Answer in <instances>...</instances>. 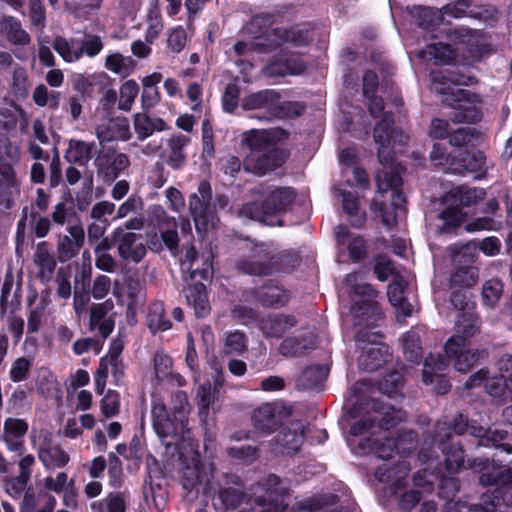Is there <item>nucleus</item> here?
<instances>
[{"label":"nucleus","mask_w":512,"mask_h":512,"mask_svg":"<svg viewBox=\"0 0 512 512\" xmlns=\"http://www.w3.org/2000/svg\"><path fill=\"white\" fill-rule=\"evenodd\" d=\"M374 140L378 145L379 161L384 166L376 174L378 193L391 190L392 205L400 208L405 203V196L399 190L402 185V167L393 165V159L394 154L402 151L408 136L401 130L393 128L392 116L386 113L374 128Z\"/></svg>","instance_id":"1"},{"label":"nucleus","mask_w":512,"mask_h":512,"mask_svg":"<svg viewBox=\"0 0 512 512\" xmlns=\"http://www.w3.org/2000/svg\"><path fill=\"white\" fill-rule=\"evenodd\" d=\"M434 89L445 95L443 101L453 108L451 117L454 122L473 123L481 119L482 114L477 106L479 97L468 90L456 86L469 85L473 78L458 72L445 70L433 72Z\"/></svg>","instance_id":"2"},{"label":"nucleus","mask_w":512,"mask_h":512,"mask_svg":"<svg viewBox=\"0 0 512 512\" xmlns=\"http://www.w3.org/2000/svg\"><path fill=\"white\" fill-rule=\"evenodd\" d=\"M171 410L173 418L162 401L154 400L152 403V423L156 434L163 441L175 438V441H166L167 446L178 445V440L189 441L191 439L188 428L191 407L186 392L177 391L172 395Z\"/></svg>","instance_id":"3"},{"label":"nucleus","mask_w":512,"mask_h":512,"mask_svg":"<svg viewBox=\"0 0 512 512\" xmlns=\"http://www.w3.org/2000/svg\"><path fill=\"white\" fill-rule=\"evenodd\" d=\"M274 138L269 130L251 129L243 134V142L249 148L243 162L246 171L262 176L284 163L287 154L274 145Z\"/></svg>","instance_id":"4"},{"label":"nucleus","mask_w":512,"mask_h":512,"mask_svg":"<svg viewBox=\"0 0 512 512\" xmlns=\"http://www.w3.org/2000/svg\"><path fill=\"white\" fill-rule=\"evenodd\" d=\"M345 286L347 292L351 293L353 305L351 313L356 324L371 325L381 319L382 313L376 302L377 292L371 285L363 282L362 274L351 273L345 278Z\"/></svg>","instance_id":"5"},{"label":"nucleus","mask_w":512,"mask_h":512,"mask_svg":"<svg viewBox=\"0 0 512 512\" xmlns=\"http://www.w3.org/2000/svg\"><path fill=\"white\" fill-rule=\"evenodd\" d=\"M451 431L458 435L469 432L471 435L480 438L478 442V445L480 446H488L491 444L495 447L504 448L508 453H512V449L508 444L501 443L507 438V430H500L497 428L485 430L483 427L468 425L463 415L459 414L455 417L452 424L449 423L446 418L440 419L436 423L435 441H437L439 445H443L445 441L450 438Z\"/></svg>","instance_id":"6"},{"label":"nucleus","mask_w":512,"mask_h":512,"mask_svg":"<svg viewBox=\"0 0 512 512\" xmlns=\"http://www.w3.org/2000/svg\"><path fill=\"white\" fill-rule=\"evenodd\" d=\"M295 192L292 188H276L271 191L263 203L244 204L239 214L242 217L262 222L269 226L281 225L279 216L292 203Z\"/></svg>","instance_id":"7"},{"label":"nucleus","mask_w":512,"mask_h":512,"mask_svg":"<svg viewBox=\"0 0 512 512\" xmlns=\"http://www.w3.org/2000/svg\"><path fill=\"white\" fill-rule=\"evenodd\" d=\"M241 106L244 110H262L266 120L299 116L305 110L300 102L281 101L280 93L274 89H264L245 96Z\"/></svg>","instance_id":"8"},{"label":"nucleus","mask_w":512,"mask_h":512,"mask_svg":"<svg viewBox=\"0 0 512 512\" xmlns=\"http://www.w3.org/2000/svg\"><path fill=\"white\" fill-rule=\"evenodd\" d=\"M311 41L309 30L301 26L290 29H273L265 41H238L233 46V53L237 57L247 56L250 52L269 53L281 45L291 44L293 47L308 45Z\"/></svg>","instance_id":"9"},{"label":"nucleus","mask_w":512,"mask_h":512,"mask_svg":"<svg viewBox=\"0 0 512 512\" xmlns=\"http://www.w3.org/2000/svg\"><path fill=\"white\" fill-rule=\"evenodd\" d=\"M263 494H254L249 499V507L240 512H284L287 504L284 497L289 494V487L286 481L276 475H269L261 484Z\"/></svg>","instance_id":"10"},{"label":"nucleus","mask_w":512,"mask_h":512,"mask_svg":"<svg viewBox=\"0 0 512 512\" xmlns=\"http://www.w3.org/2000/svg\"><path fill=\"white\" fill-rule=\"evenodd\" d=\"M284 255L278 254L272 246L261 243L251 247V253L237 262V269L249 275H271L281 271Z\"/></svg>","instance_id":"11"},{"label":"nucleus","mask_w":512,"mask_h":512,"mask_svg":"<svg viewBox=\"0 0 512 512\" xmlns=\"http://www.w3.org/2000/svg\"><path fill=\"white\" fill-rule=\"evenodd\" d=\"M416 435L412 431L404 432L397 439L380 436L375 439L363 438L359 441V454H375L380 459H388L396 452L401 455L414 449Z\"/></svg>","instance_id":"12"},{"label":"nucleus","mask_w":512,"mask_h":512,"mask_svg":"<svg viewBox=\"0 0 512 512\" xmlns=\"http://www.w3.org/2000/svg\"><path fill=\"white\" fill-rule=\"evenodd\" d=\"M214 464L208 460H201L198 453H195L190 462H185L180 476L183 489L188 492H199L209 495L213 489L212 479L214 478Z\"/></svg>","instance_id":"13"},{"label":"nucleus","mask_w":512,"mask_h":512,"mask_svg":"<svg viewBox=\"0 0 512 512\" xmlns=\"http://www.w3.org/2000/svg\"><path fill=\"white\" fill-rule=\"evenodd\" d=\"M212 189L208 181L199 183L197 193L190 196L189 209L198 232L206 233L215 228L218 218L213 214Z\"/></svg>","instance_id":"14"},{"label":"nucleus","mask_w":512,"mask_h":512,"mask_svg":"<svg viewBox=\"0 0 512 512\" xmlns=\"http://www.w3.org/2000/svg\"><path fill=\"white\" fill-rule=\"evenodd\" d=\"M466 340L461 336L450 337L445 344V354L454 360V368L458 372L467 373L480 359L486 358V349H465Z\"/></svg>","instance_id":"15"},{"label":"nucleus","mask_w":512,"mask_h":512,"mask_svg":"<svg viewBox=\"0 0 512 512\" xmlns=\"http://www.w3.org/2000/svg\"><path fill=\"white\" fill-rule=\"evenodd\" d=\"M112 239L117 247L119 257L127 262L137 264L147 254V247L142 234L124 231V228H115Z\"/></svg>","instance_id":"16"},{"label":"nucleus","mask_w":512,"mask_h":512,"mask_svg":"<svg viewBox=\"0 0 512 512\" xmlns=\"http://www.w3.org/2000/svg\"><path fill=\"white\" fill-rule=\"evenodd\" d=\"M306 432V424L302 421L291 422L277 434L272 443L275 454L290 455L299 451Z\"/></svg>","instance_id":"17"},{"label":"nucleus","mask_w":512,"mask_h":512,"mask_svg":"<svg viewBox=\"0 0 512 512\" xmlns=\"http://www.w3.org/2000/svg\"><path fill=\"white\" fill-rule=\"evenodd\" d=\"M67 232L68 234L58 237L57 257L60 262H66L74 258L85 241V232L80 224L69 226Z\"/></svg>","instance_id":"18"},{"label":"nucleus","mask_w":512,"mask_h":512,"mask_svg":"<svg viewBox=\"0 0 512 512\" xmlns=\"http://www.w3.org/2000/svg\"><path fill=\"white\" fill-rule=\"evenodd\" d=\"M96 136L100 143L128 141L132 137L129 120L123 116L109 119L97 126Z\"/></svg>","instance_id":"19"},{"label":"nucleus","mask_w":512,"mask_h":512,"mask_svg":"<svg viewBox=\"0 0 512 512\" xmlns=\"http://www.w3.org/2000/svg\"><path fill=\"white\" fill-rule=\"evenodd\" d=\"M306 68L304 61L297 55H282L271 60L262 68V73L267 77H284L286 75H298Z\"/></svg>","instance_id":"20"},{"label":"nucleus","mask_w":512,"mask_h":512,"mask_svg":"<svg viewBox=\"0 0 512 512\" xmlns=\"http://www.w3.org/2000/svg\"><path fill=\"white\" fill-rule=\"evenodd\" d=\"M28 423L19 418L9 417L4 421L3 441L7 449L22 455L25 450L24 436L28 431Z\"/></svg>","instance_id":"21"},{"label":"nucleus","mask_w":512,"mask_h":512,"mask_svg":"<svg viewBox=\"0 0 512 512\" xmlns=\"http://www.w3.org/2000/svg\"><path fill=\"white\" fill-rule=\"evenodd\" d=\"M190 138L184 134L171 135L166 142V147L161 153L169 167L174 170L181 169L186 163L185 148L189 145Z\"/></svg>","instance_id":"22"},{"label":"nucleus","mask_w":512,"mask_h":512,"mask_svg":"<svg viewBox=\"0 0 512 512\" xmlns=\"http://www.w3.org/2000/svg\"><path fill=\"white\" fill-rule=\"evenodd\" d=\"M279 13H262L251 18L241 29L244 36L252 38L253 41L267 42L268 35L273 31L267 29L275 23L280 22Z\"/></svg>","instance_id":"23"},{"label":"nucleus","mask_w":512,"mask_h":512,"mask_svg":"<svg viewBox=\"0 0 512 512\" xmlns=\"http://www.w3.org/2000/svg\"><path fill=\"white\" fill-rule=\"evenodd\" d=\"M448 368V362L441 355H430L425 359L423 368V382L431 384L438 380L437 393L445 394L450 384L446 379L442 378L443 373Z\"/></svg>","instance_id":"24"},{"label":"nucleus","mask_w":512,"mask_h":512,"mask_svg":"<svg viewBox=\"0 0 512 512\" xmlns=\"http://www.w3.org/2000/svg\"><path fill=\"white\" fill-rule=\"evenodd\" d=\"M360 348L362 352L358 358V364L365 371H374L380 368L390 357L388 347L378 343L375 339Z\"/></svg>","instance_id":"25"},{"label":"nucleus","mask_w":512,"mask_h":512,"mask_svg":"<svg viewBox=\"0 0 512 512\" xmlns=\"http://www.w3.org/2000/svg\"><path fill=\"white\" fill-rule=\"evenodd\" d=\"M254 427L263 433H272L281 423L278 406L265 403L257 408L252 415Z\"/></svg>","instance_id":"26"},{"label":"nucleus","mask_w":512,"mask_h":512,"mask_svg":"<svg viewBox=\"0 0 512 512\" xmlns=\"http://www.w3.org/2000/svg\"><path fill=\"white\" fill-rule=\"evenodd\" d=\"M39 461L45 470L64 468L70 461L69 454L59 445L44 443L37 450Z\"/></svg>","instance_id":"27"},{"label":"nucleus","mask_w":512,"mask_h":512,"mask_svg":"<svg viewBox=\"0 0 512 512\" xmlns=\"http://www.w3.org/2000/svg\"><path fill=\"white\" fill-rule=\"evenodd\" d=\"M149 111L134 114L133 125L137 138L141 141L150 137L154 132H162L169 129L167 123L160 117H150Z\"/></svg>","instance_id":"28"},{"label":"nucleus","mask_w":512,"mask_h":512,"mask_svg":"<svg viewBox=\"0 0 512 512\" xmlns=\"http://www.w3.org/2000/svg\"><path fill=\"white\" fill-rule=\"evenodd\" d=\"M335 237L339 248L347 249L353 260H359L364 257L366 253L364 240L360 236L352 235L346 226H337Z\"/></svg>","instance_id":"29"},{"label":"nucleus","mask_w":512,"mask_h":512,"mask_svg":"<svg viewBox=\"0 0 512 512\" xmlns=\"http://www.w3.org/2000/svg\"><path fill=\"white\" fill-rule=\"evenodd\" d=\"M296 325L292 316L273 314L261 319L259 327L266 337L279 338Z\"/></svg>","instance_id":"30"},{"label":"nucleus","mask_w":512,"mask_h":512,"mask_svg":"<svg viewBox=\"0 0 512 512\" xmlns=\"http://www.w3.org/2000/svg\"><path fill=\"white\" fill-rule=\"evenodd\" d=\"M19 193V181L15 170L0 171V205L7 209L11 208Z\"/></svg>","instance_id":"31"},{"label":"nucleus","mask_w":512,"mask_h":512,"mask_svg":"<svg viewBox=\"0 0 512 512\" xmlns=\"http://www.w3.org/2000/svg\"><path fill=\"white\" fill-rule=\"evenodd\" d=\"M94 147V142L88 143L82 140L70 139L64 157L69 163L84 166L92 158Z\"/></svg>","instance_id":"32"},{"label":"nucleus","mask_w":512,"mask_h":512,"mask_svg":"<svg viewBox=\"0 0 512 512\" xmlns=\"http://www.w3.org/2000/svg\"><path fill=\"white\" fill-rule=\"evenodd\" d=\"M218 394L212 390L210 382L201 384L197 389V401L199 406V417L202 422H206L210 409L217 411L219 406L217 405Z\"/></svg>","instance_id":"33"},{"label":"nucleus","mask_w":512,"mask_h":512,"mask_svg":"<svg viewBox=\"0 0 512 512\" xmlns=\"http://www.w3.org/2000/svg\"><path fill=\"white\" fill-rule=\"evenodd\" d=\"M313 344L314 340L311 333L288 337L280 344L279 352L285 357L299 356L312 348Z\"/></svg>","instance_id":"34"},{"label":"nucleus","mask_w":512,"mask_h":512,"mask_svg":"<svg viewBox=\"0 0 512 512\" xmlns=\"http://www.w3.org/2000/svg\"><path fill=\"white\" fill-rule=\"evenodd\" d=\"M256 296L263 305L265 306H282L288 302V293L280 286L269 283L256 292Z\"/></svg>","instance_id":"35"},{"label":"nucleus","mask_w":512,"mask_h":512,"mask_svg":"<svg viewBox=\"0 0 512 512\" xmlns=\"http://www.w3.org/2000/svg\"><path fill=\"white\" fill-rule=\"evenodd\" d=\"M157 226L165 246L172 252L176 251L179 245L176 220L163 212L158 217Z\"/></svg>","instance_id":"36"},{"label":"nucleus","mask_w":512,"mask_h":512,"mask_svg":"<svg viewBox=\"0 0 512 512\" xmlns=\"http://www.w3.org/2000/svg\"><path fill=\"white\" fill-rule=\"evenodd\" d=\"M53 48L67 63H73L82 58V49L76 39L57 36L54 39Z\"/></svg>","instance_id":"37"},{"label":"nucleus","mask_w":512,"mask_h":512,"mask_svg":"<svg viewBox=\"0 0 512 512\" xmlns=\"http://www.w3.org/2000/svg\"><path fill=\"white\" fill-rule=\"evenodd\" d=\"M20 155L19 147L13 145L6 134L0 133V171L15 170Z\"/></svg>","instance_id":"38"},{"label":"nucleus","mask_w":512,"mask_h":512,"mask_svg":"<svg viewBox=\"0 0 512 512\" xmlns=\"http://www.w3.org/2000/svg\"><path fill=\"white\" fill-rule=\"evenodd\" d=\"M186 298L188 303L194 308L198 317H205L210 306L207 299L206 287L203 283H196L187 291Z\"/></svg>","instance_id":"39"},{"label":"nucleus","mask_w":512,"mask_h":512,"mask_svg":"<svg viewBox=\"0 0 512 512\" xmlns=\"http://www.w3.org/2000/svg\"><path fill=\"white\" fill-rule=\"evenodd\" d=\"M126 493L112 492L106 497L91 504L93 512H125L126 511Z\"/></svg>","instance_id":"40"},{"label":"nucleus","mask_w":512,"mask_h":512,"mask_svg":"<svg viewBox=\"0 0 512 512\" xmlns=\"http://www.w3.org/2000/svg\"><path fill=\"white\" fill-rule=\"evenodd\" d=\"M479 481L483 486H495L501 489L512 486V468L493 466L491 470L481 474Z\"/></svg>","instance_id":"41"},{"label":"nucleus","mask_w":512,"mask_h":512,"mask_svg":"<svg viewBox=\"0 0 512 512\" xmlns=\"http://www.w3.org/2000/svg\"><path fill=\"white\" fill-rule=\"evenodd\" d=\"M136 65V61L131 56H124L119 52L112 53L105 59V68L123 77L130 75Z\"/></svg>","instance_id":"42"},{"label":"nucleus","mask_w":512,"mask_h":512,"mask_svg":"<svg viewBox=\"0 0 512 512\" xmlns=\"http://www.w3.org/2000/svg\"><path fill=\"white\" fill-rule=\"evenodd\" d=\"M202 258L204 259V267L201 269L199 267L194 268V263L198 260V254L195 247L190 246L186 249L184 259L181 261L182 270L189 272L191 278H195L199 275L201 278L206 279L211 268L210 256H202Z\"/></svg>","instance_id":"43"},{"label":"nucleus","mask_w":512,"mask_h":512,"mask_svg":"<svg viewBox=\"0 0 512 512\" xmlns=\"http://www.w3.org/2000/svg\"><path fill=\"white\" fill-rule=\"evenodd\" d=\"M36 297H29L28 304L31 306L27 316V332L30 334L37 333L42 323L46 319V308L48 301L45 298H41L34 306H32Z\"/></svg>","instance_id":"44"},{"label":"nucleus","mask_w":512,"mask_h":512,"mask_svg":"<svg viewBox=\"0 0 512 512\" xmlns=\"http://www.w3.org/2000/svg\"><path fill=\"white\" fill-rule=\"evenodd\" d=\"M141 7L140 0H118L111 8L109 15L115 22L133 20Z\"/></svg>","instance_id":"45"},{"label":"nucleus","mask_w":512,"mask_h":512,"mask_svg":"<svg viewBox=\"0 0 512 512\" xmlns=\"http://www.w3.org/2000/svg\"><path fill=\"white\" fill-rule=\"evenodd\" d=\"M1 31L14 44L25 45L30 42V36L21 28L20 22L13 17H4L0 23Z\"/></svg>","instance_id":"46"},{"label":"nucleus","mask_w":512,"mask_h":512,"mask_svg":"<svg viewBox=\"0 0 512 512\" xmlns=\"http://www.w3.org/2000/svg\"><path fill=\"white\" fill-rule=\"evenodd\" d=\"M456 270L450 277L452 288H470L474 286L479 278L478 270L474 266H456Z\"/></svg>","instance_id":"47"},{"label":"nucleus","mask_w":512,"mask_h":512,"mask_svg":"<svg viewBox=\"0 0 512 512\" xmlns=\"http://www.w3.org/2000/svg\"><path fill=\"white\" fill-rule=\"evenodd\" d=\"M147 325L152 332L165 331L171 328V322L165 317L163 303L154 302L148 308Z\"/></svg>","instance_id":"48"},{"label":"nucleus","mask_w":512,"mask_h":512,"mask_svg":"<svg viewBox=\"0 0 512 512\" xmlns=\"http://www.w3.org/2000/svg\"><path fill=\"white\" fill-rule=\"evenodd\" d=\"M146 18L147 27L144 37L148 42L154 43L164 28L160 9L156 4H151Z\"/></svg>","instance_id":"49"},{"label":"nucleus","mask_w":512,"mask_h":512,"mask_svg":"<svg viewBox=\"0 0 512 512\" xmlns=\"http://www.w3.org/2000/svg\"><path fill=\"white\" fill-rule=\"evenodd\" d=\"M60 97V92L49 90L44 84L37 85L32 93V99L37 106L49 109L58 108Z\"/></svg>","instance_id":"50"},{"label":"nucleus","mask_w":512,"mask_h":512,"mask_svg":"<svg viewBox=\"0 0 512 512\" xmlns=\"http://www.w3.org/2000/svg\"><path fill=\"white\" fill-rule=\"evenodd\" d=\"M34 263L39 267L42 275H51L56 267L54 256L50 253L47 242L37 244L34 253Z\"/></svg>","instance_id":"51"},{"label":"nucleus","mask_w":512,"mask_h":512,"mask_svg":"<svg viewBox=\"0 0 512 512\" xmlns=\"http://www.w3.org/2000/svg\"><path fill=\"white\" fill-rule=\"evenodd\" d=\"M451 259L455 266H473L476 256V245L467 243L464 245H453L449 248Z\"/></svg>","instance_id":"52"},{"label":"nucleus","mask_w":512,"mask_h":512,"mask_svg":"<svg viewBox=\"0 0 512 512\" xmlns=\"http://www.w3.org/2000/svg\"><path fill=\"white\" fill-rule=\"evenodd\" d=\"M439 218L443 221L440 231L449 233L458 228L467 218V214L458 206L448 207L443 210Z\"/></svg>","instance_id":"53"},{"label":"nucleus","mask_w":512,"mask_h":512,"mask_svg":"<svg viewBox=\"0 0 512 512\" xmlns=\"http://www.w3.org/2000/svg\"><path fill=\"white\" fill-rule=\"evenodd\" d=\"M244 492L237 487L221 488L218 492L217 501L214 505L218 504L225 510L236 509L244 500Z\"/></svg>","instance_id":"54"},{"label":"nucleus","mask_w":512,"mask_h":512,"mask_svg":"<svg viewBox=\"0 0 512 512\" xmlns=\"http://www.w3.org/2000/svg\"><path fill=\"white\" fill-rule=\"evenodd\" d=\"M450 195L454 202H457L462 206H470L482 200L485 192L482 189L459 186L452 189Z\"/></svg>","instance_id":"55"},{"label":"nucleus","mask_w":512,"mask_h":512,"mask_svg":"<svg viewBox=\"0 0 512 512\" xmlns=\"http://www.w3.org/2000/svg\"><path fill=\"white\" fill-rule=\"evenodd\" d=\"M139 85L134 79L122 83L119 89L118 108L122 111H130L139 94Z\"/></svg>","instance_id":"56"},{"label":"nucleus","mask_w":512,"mask_h":512,"mask_svg":"<svg viewBox=\"0 0 512 512\" xmlns=\"http://www.w3.org/2000/svg\"><path fill=\"white\" fill-rule=\"evenodd\" d=\"M334 193L336 196L342 197L343 210L350 216L355 217L353 220L354 225H361L365 219V214L360 212L358 199L347 191H341L335 188Z\"/></svg>","instance_id":"57"},{"label":"nucleus","mask_w":512,"mask_h":512,"mask_svg":"<svg viewBox=\"0 0 512 512\" xmlns=\"http://www.w3.org/2000/svg\"><path fill=\"white\" fill-rule=\"evenodd\" d=\"M403 352L406 359L413 363H418L421 358L420 336L418 332L411 330L403 335Z\"/></svg>","instance_id":"58"},{"label":"nucleus","mask_w":512,"mask_h":512,"mask_svg":"<svg viewBox=\"0 0 512 512\" xmlns=\"http://www.w3.org/2000/svg\"><path fill=\"white\" fill-rule=\"evenodd\" d=\"M480 329V320L477 315L467 311L463 312L457 323V331L466 341L473 337Z\"/></svg>","instance_id":"59"},{"label":"nucleus","mask_w":512,"mask_h":512,"mask_svg":"<svg viewBox=\"0 0 512 512\" xmlns=\"http://www.w3.org/2000/svg\"><path fill=\"white\" fill-rule=\"evenodd\" d=\"M247 350V337L238 330L229 332L224 341V353L229 354H243Z\"/></svg>","instance_id":"60"},{"label":"nucleus","mask_w":512,"mask_h":512,"mask_svg":"<svg viewBox=\"0 0 512 512\" xmlns=\"http://www.w3.org/2000/svg\"><path fill=\"white\" fill-rule=\"evenodd\" d=\"M420 56L427 60L434 59L436 62L448 63L453 58V52L449 45L436 43L428 45Z\"/></svg>","instance_id":"61"},{"label":"nucleus","mask_w":512,"mask_h":512,"mask_svg":"<svg viewBox=\"0 0 512 512\" xmlns=\"http://www.w3.org/2000/svg\"><path fill=\"white\" fill-rule=\"evenodd\" d=\"M153 363L155 376L158 380H163L168 376L172 375V359L163 350L155 352Z\"/></svg>","instance_id":"62"},{"label":"nucleus","mask_w":512,"mask_h":512,"mask_svg":"<svg viewBox=\"0 0 512 512\" xmlns=\"http://www.w3.org/2000/svg\"><path fill=\"white\" fill-rule=\"evenodd\" d=\"M503 285L498 279L486 281L482 288V298L485 305L493 307L500 299Z\"/></svg>","instance_id":"63"},{"label":"nucleus","mask_w":512,"mask_h":512,"mask_svg":"<svg viewBox=\"0 0 512 512\" xmlns=\"http://www.w3.org/2000/svg\"><path fill=\"white\" fill-rule=\"evenodd\" d=\"M101 414L109 419L120 411V396L117 392L109 390L100 401Z\"/></svg>","instance_id":"64"}]
</instances>
